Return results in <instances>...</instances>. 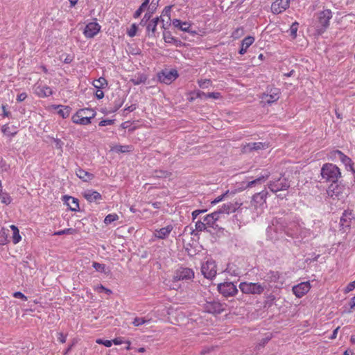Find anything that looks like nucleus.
Returning <instances> with one entry per match:
<instances>
[{
    "label": "nucleus",
    "mask_w": 355,
    "mask_h": 355,
    "mask_svg": "<svg viewBox=\"0 0 355 355\" xmlns=\"http://www.w3.org/2000/svg\"><path fill=\"white\" fill-rule=\"evenodd\" d=\"M36 94L40 98L48 97L52 95V89L47 85H39L35 89Z\"/></svg>",
    "instance_id": "nucleus-24"
},
{
    "label": "nucleus",
    "mask_w": 355,
    "mask_h": 355,
    "mask_svg": "<svg viewBox=\"0 0 355 355\" xmlns=\"http://www.w3.org/2000/svg\"><path fill=\"white\" fill-rule=\"evenodd\" d=\"M157 30V26L155 22H150L146 26V31L148 32L149 37H154L155 35V32Z\"/></svg>",
    "instance_id": "nucleus-38"
},
{
    "label": "nucleus",
    "mask_w": 355,
    "mask_h": 355,
    "mask_svg": "<svg viewBox=\"0 0 355 355\" xmlns=\"http://www.w3.org/2000/svg\"><path fill=\"white\" fill-rule=\"evenodd\" d=\"M235 207L233 204L227 203L224 204L223 206L217 210V211H220V214H230V212L234 211Z\"/></svg>",
    "instance_id": "nucleus-34"
},
{
    "label": "nucleus",
    "mask_w": 355,
    "mask_h": 355,
    "mask_svg": "<svg viewBox=\"0 0 355 355\" xmlns=\"http://www.w3.org/2000/svg\"><path fill=\"white\" fill-rule=\"evenodd\" d=\"M85 111H77L71 117L72 121L76 124L80 125H89L92 123V119L94 118V114L92 113V116L87 117L83 116Z\"/></svg>",
    "instance_id": "nucleus-13"
},
{
    "label": "nucleus",
    "mask_w": 355,
    "mask_h": 355,
    "mask_svg": "<svg viewBox=\"0 0 355 355\" xmlns=\"http://www.w3.org/2000/svg\"><path fill=\"white\" fill-rule=\"evenodd\" d=\"M76 174L84 182L92 180L94 178V175L92 173H90L81 168H78L76 170Z\"/></svg>",
    "instance_id": "nucleus-30"
},
{
    "label": "nucleus",
    "mask_w": 355,
    "mask_h": 355,
    "mask_svg": "<svg viewBox=\"0 0 355 355\" xmlns=\"http://www.w3.org/2000/svg\"><path fill=\"white\" fill-rule=\"evenodd\" d=\"M194 278V272L192 269L186 267H180L175 273V281L191 280Z\"/></svg>",
    "instance_id": "nucleus-11"
},
{
    "label": "nucleus",
    "mask_w": 355,
    "mask_h": 355,
    "mask_svg": "<svg viewBox=\"0 0 355 355\" xmlns=\"http://www.w3.org/2000/svg\"><path fill=\"white\" fill-rule=\"evenodd\" d=\"M190 28H191L190 24H189L187 21H184V22H183L182 26H181L180 30L184 32L189 33V32H191Z\"/></svg>",
    "instance_id": "nucleus-55"
},
{
    "label": "nucleus",
    "mask_w": 355,
    "mask_h": 355,
    "mask_svg": "<svg viewBox=\"0 0 355 355\" xmlns=\"http://www.w3.org/2000/svg\"><path fill=\"white\" fill-rule=\"evenodd\" d=\"M263 279L268 284H272L275 288H279L285 282V276L278 270H270L265 273Z\"/></svg>",
    "instance_id": "nucleus-4"
},
{
    "label": "nucleus",
    "mask_w": 355,
    "mask_h": 355,
    "mask_svg": "<svg viewBox=\"0 0 355 355\" xmlns=\"http://www.w3.org/2000/svg\"><path fill=\"white\" fill-rule=\"evenodd\" d=\"M63 200L70 210L76 211L79 209V203L77 198L72 196H64Z\"/></svg>",
    "instance_id": "nucleus-23"
},
{
    "label": "nucleus",
    "mask_w": 355,
    "mask_h": 355,
    "mask_svg": "<svg viewBox=\"0 0 355 355\" xmlns=\"http://www.w3.org/2000/svg\"><path fill=\"white\" fill-rule=\"evenodd\" d=\"M206 210H200V209H196L195 211H193L192 212V218H193V220H194L198 215H200L201 213H204L205 212Z\"/></svg>",
    "instance_id": "nucleus-62"
},
{
    "label": "nucleus",
    "mask_w": 355,
    "mask_h": 355,
    "mask_svg": "<svg viewBox=\"0 0 355 355\" xmlns=\"http://www.w3.org/2000/svg\"><path fill=\"white\" fill-rule=\"evenodd\" d=\"M270 177L269 173H265L263 175H261L257 178L251 180L243 182V189H247L249 188H252L258 185H261L262 183L266 182V180Z\"/></svg>",
    "instance_id": "nucleus-16"
},
{
    "label": "nucleus",
    "mask_w": 355,
    "mask_h": 355,
    "mask_svg": "<svg viewBox=\"0 0 355 355\" xmlns=\"http://www.w3.org/2000/svg\"><path fill=\"white\" fill-rule=\"evenodd\" d=\"M60 59L65 64H70L73 60L74 56L71 54L63 53L60 55Z\"/></svg>",
    "instance_id": "nucleus-39"
},
{
    "label": "nucleus",
    "mask_w": 355,
    "mask_h": 355,
    "mask_svg": "<svg viewBox=\"0 0 355 355\" xmlns=\"http://www.w3.org/2000/svg\"><path fill=\"white\" fill-rule=\"evenodd\" d=\"M276 300V297L272 294H269L266 297V300L264 302L265 306L270 307L273 305L275 303V301Z\"/></svg>",
    "instance_id": "nucleus-40"
},
{
    "label": "nucleus",
    "mask_w": 355,
    "mask_h": 355,
    "mask_svg": "<svg viewBox=\"0 0 355 355\" xmlns=\"http://www.w3.org/2000/svg\"><path fill=\"white\" fill-rule=\"evenodd\" d=\"M198 83L200 88L206 89V88H208L209 85H211V82L209 79H205V80H199L198 81Z\"/></svg>",
    "instance_id": "nucleus-46"
},
{
    "label": "nucleus",
    "mask_w": 355,
    "mask_h": 355,
    "mask_svg": "<svg viewBox=\"0 0 355 355\" xmlns=\"http://www.w3.org/2000/svg\"><path fill=\"white\" fill-rule=\"evenodd\" d=\"M132 146L126 145V146H122V145H116L113 148V150L116 153H128L132 150Z\"/></svg>",
    "instance_id": "nucleus-36"
},
{
    "label": "nucleus",
    "mask_w": 355,
    "mask_h": 355,
    "mask_svg": "<svg viewBox=\"0 0 355 355\" xmlns=\"http://www.w3.org/2000/svg\"><path fill=\"white\" fill-rule=\"evenodd\" d=\"M254 37L252 36H248L245 37L241 42V46L239 50V53L241 55H244L248 49L254 43Z\"/></svg>",
    "instance_id": "nucleus-26"
},
{
    "label": "nucleus",
    "mask_w": 355,
    "mask_h": 355,
    "mask_svg": "<svg viewBox=\"0 0 355 355\" xmlns=\"http://www.w3.org/2000/svg\"><path fill=\"white\" fill-rule=\"evenodd\" d=\"M146 80L147 76L144 73H138L130 80L134 85H139L141 83H145Z\"/></svg>",
    "instance_id": "nucleus-33"
},
{
    "label": "nucleus",
    "mask_w": 355,
    "mask_h": 355,
    "mask_svg": "<svg viewBox=\"0 0 355 355\" xmlns=\"http://www.w3.org/2000/svg\"><path fill=\"white\" fill-rule=\"evenodd\" d=\"M146 9V8L144 7L142 5L139 6V8L135 12L133 15V17L137 19L140 17L141 13Z\"/></svg>",
    "instance_id": "nucleus-54"
},
{
    "label": "nucleus",
    "mask_w": 355,
    "mask_h": 355,
    "mask_svg": "<svg viewBox=\"0 0 355 355\" xmlns=\"http://www.w3.org/2000/svg\"><path fill=\"white\" fill-rule=\"evenodd\" d=\"M202 275L207 279H211L216 275V265L214 261L207 260L201 268Z\"/></svg>",
    "instance_id": "nucleus-10"
},
{
    "label": "nucleus",
    "mask_w": 355,
    "mask_h": 355,
    "mask_svg": "<svg viewBox=\"0 0 355 355\" xmlns=\"http://www.w3.org/2000/svg\"><path fill=\"white\" fill-rule=\"evenodd\" d=\"M203 309L205 312L211 314H219L224 311V305L218 301H207L203 304Z\"/></svg>",
    "instance_id": "nucleus-9"
},
{
    "label": "nucleus",
    "mask_w": 355,
    "mask_h": 355,
    "mask_svg": "<svg viewBox=\"0 0 355 355\" xmlns=\"http://www.w3.org/2000/svg\"><path fill=\"white\" fill-rule=\"evenodd\" d=\"M150 322V320H146L144 318H135L132 322V324L136 326H140L141 324L148 323Z\"/></svg>",
    "instance_id": "nucleus-45"
},
{
    "label": "nucleus",
    "mask_w": 355,
    "mask_h": 355,
    "mask_svg": "<svg viewBox=\"0 0 355 355\" xmlns=\"http://www.w3.org/2000/svg\"><path fill=\"white\" fill-rule=\"evenodd\" d=\"M13 297L15 298H19L23 300L24 301H26L28 300L27 297L24 295L21 292L17 291L13 293Z\"/></svg>",
    "instance_id": "nucleus-56"
},
{
    "label": "nucleus",
    "mask_w": 355,
    "mask_h": 355,
    "mask_svg": "<svg viewBox=\"0 0 355 355\" xmlns=\"http://www.w3.org/2000/svg\"><path fill=\"white\" fill-rule=\"evenodd\" d=\"M329 157L331 160H336L338 159L345 166L347 171H352L355 174V170L353 167V162L351 158L345 155L342 151L339 150H334L330 152Z\"/></svg>",
    "instance_id": "nucleus-6"
},
{
    "label": "nucleus",
    "mask_w": 355,
    "mask_h": 355,
    "mask_svg": "<svg viewBox=\"0 0 355 355\" xmlns=\"http://www.w3.org/2000/svg\"><path fill=\"white\" fill-rule=\"evenodd\" d=\"M220 215V211H214L210 214L207 215L204 218V221L209 227H214L216 222L218 220Z\"/></svg>",
    "instance_id": "nucleus-28"
},
{
    "label": "nucleus",
    "mask_w": 355,
    "mask_h": 355,
    "mask_svg": "<svg viewBox=\"0 0 355 355\" xmlns=\"http://www.w3.org/2000/svg\"><path fill=\"white\" fill-rule=\"evenodd\" d=\"M96 342V343L103 345L104 346H105L107 347H110L112 345V340H103V339L99 338V339H97Z\"/></svg>",
    "instance_id": "nucleus-50"
},
{
    "label": "nucleus",
    "mask_w": 355,
    "mask_h": 355,
    "mask_svg": "<svg viewBox=\"0 0 355 355\" xmlns=\"http://www.w3.org/2000/svg\"><path fill=\"white\" fill-rule=\"evenodd\" d=\"M163 37L164 40V42L168 44H173L175 46H181L182 44V42L179 39L173 37L171 32L166 31L163 33Z\"/></svg>",
    "instance_id": "nucleus-27"
},
{
    "label": "nucleus",
    "mask_w": 355,
    "mask_h": 355,
    "mask_svg": "<svg viewBox=\"0 0 355 355\" xmlns=\"http://www.w3.org/2000/svg\"><path fill=\"white\" fill-rule=\"evenodd\" d=\"M75 232V230L73 228H67L58 232H55L53 235L61 236L63 234H72Z\"/></svg>",
    "instance_id": "nucleus-43"
},
{
    "label": "nucleus",
    "mask_w": 355,
    "mask_h": 355,
    "mask_svg": "<svg viewBox=\"0 0 355 355\" xmlns=\"http://www.w3.org/2000/svg\"><path fill=\"white\" fill-rule=\"evenodd\" d=\"M239 288L245 294L260 295L264 291L266 286L259 283L241 282Z\"/></svg>",
    "instance_id": "nucleus-5"
},
{
    "label": "nucleus",
    "mask_w": 355,
    "mask_h": 355,
    "mask_svg": "<svg viewBox=\"0 0 355 355\" xmlns=\"http://www.w3.org/2000/svg\"><path fill=\"white\" fill-rule=\"evenodd\" d=\"M119 219V216L117 214H116V213L110 214L105 216V218L103 220V223L106 225H110L112 223L118 220Z\"/></svg>",
    "instance_id": "nucleus-35"
},
{
    "label": "nucleus",
    "mask_w": 355,
    "mask_h": 355,
    "mask_svg": "<svg viewBox=\"0 0 355 355\" xmlns=\"http://www.w3.org/2000/svg\"><path fill=\"white\" fill-rule=\"evenodd\" d=\"M93 85L96 89H103L107 87V81L105 78L101 77L98 80H96Z\"/></svg>",
    "instance_id": "nucleus-37"
},
{
    "label": "nucleus",
    "mask_w": 355,
    "mask_h": 355,
    "mask_svg": "<svg viewBox=\"0 0 355 355\" xmlns=\"http://www.w3.org/2000/svg\"><path fill=\"white\" fill-rule=\"evenodd\" d=\"M343 191L344 187L340 185L337 182L331 183L327 190V193L329 197L331 198L334 200H340L343 198Z\"/></svg>",
    "instance_id": "nucleus-12"
},
{
    "label": "nucleus",
    "mask_w": 355,
    "mask_h": 355,
    "mask_svg": "<svg viewBox=\"0 0 355 355\" xmlns=\"http://www.w3.org/2000/svg\"><path fill=\"white\" fill-rule=\"evenodd\" d=\"M268 188L273 193L279 191H286L291 187L290 180L284 174L274 175L268 182Z\"/></svg>",
    "instance_id": "nucleus-1"
},
{
    "label": "nucleus",
    "mask_w": 355,
    "mask_h": 355,
    "mask_svg": "<svg viewBox=\"0 0 355 355\" xmlns=\"http://www.w3.org/2000/svg\"><path fill=\"white\" fill-rule=\"evenodd\" d=\"M158 77L162 83L168 85L171 83L178 77V73L175 69H173L171 71H162L159 74Z\"/></svg>",
    "instance_id": "nucleus-14"
},
{
    "label": "nucleus",
    "mask_w": 355,
    "mask_h": 355,
    "mask_svg": "<svg viewBox=\"0 0 355 355\" xmlns=\"http://www.w3.org/2000/svg\"><path fill=\"white\" fill-rule=\"evenodd\" d=\"M222 97L221 94L220 92H209L205 93L200 90H198L196 92V98H214V99H219Z\"/></svg>",
    "instance_id": "nucleus-29"
},
{
    "label": "nucleus",
    "mask_w": 355,
    "mask_h": 355,
    "mask_svg": "<svg viewBox=\"0 0 355 355\" xmlns=\"http://www.w3.org/2000/svg\"><path fill=\"white\" fill-rule=\"evenodd\" d=\"M288 0H276L271 5V10L274 14L283 12L289 7Z\"/></svg>",
    "instance_id": "nucleus-19"
},
{
    "label": "nucleus",
    "mask_w": 355,
    "mask_h": 355,
    "mask_svg": "<svg viewBox=\"0 0 355 355\" xmlns=\"http://www.w3.org/2000/svg\"><path fill=\"white\" fill-rule=\"evenodd\" d=\"M78 111H85L83 116H86L87 117H90V116H92V113L94 114V116L96 114V112L94 110L89 108L80 109Z\"/></svg>",
    "instance_id": "nucleus-51"
},
{
    "label": "nucleus",
    "mask_w": 355,
    "mask_h": 355,
    "mask_svg": "<svg viewBox=\"0 0 355 355\" xmlns=\"http://www.w3.org/2000/svg\"><path fill=\"white\" fill-rule=\"evenodd\" d=\"M171 175V173L167 171H156L155 176L159 178H167Z\"/></svg>",
    "instance_id": "nucleus-47"
},
{
    "label": "nucleus",
    "mask_w": 355,
    "mask_h": 355,
    "mask_svg": "<svg viewBox=\"0 0 355 355\" xmlns=\"http://www.w3.org/2000/svg\"><path fill=\"white\" fill-rule=\"evenodd\" d=\"M172 24H173V25L175 27L178 28L179 29H180V27H181V26H182L183 22L181 21L180 19H174L172 21Z\"/></svg>",
    "instance_id": "nucleus-61"
},
{
    "label": "nucleus",
    "mask_w": 355,
    "mask_h": 355,
    "mask_svg": "<svg viewBox=\"0 0 355 355\" xmlns=\"http://www.w3.org/2000/svg\"><path fill=\"white\" fill-rule=\"evenodd\" d=\"M333 17L331 10L325 9L317 13V21L315 23V29L319 35L324 33L329 26L330 19Z\"/></svg>",
    "instance_id": "nucleus-2"
},
{
    "label": "nucleus",
    "mask_w": 355,
    "mask_h": 355,
    "mask_svg": "<svg viewBox=\"0 0 355 355\" xmlns=\"http://www.w3.org/2000/svg\"><path fill=\"white\" fill-rule=\"evenodd\" d=\"M27 97V94L25 92H22L17 95V101L18 102L24 101Z\"/></svg>",
    "instance_id": "nucleus-60"
},
{
    "label": "nucleus",
    "mask_w": 355,
    "mask_h": 355,
    "mask_svg": "<svg viewBox=\"0 0 355 355\" xmlns=\"http://www.w3.org/2000/svg\"><path fill=\"white\" fill-rule=\"evenodd\" d=\"M114 123V121L112 119H104L99 123L100 126L110 125Z\"/></svg>",
    "instance_id": "nucleus-57"
},
{
    "label": "nucleus",
    "mask_w": 355,
    "mask_h": 355,
    "mask_svg": "<svg viewBox=\"0 0 355 355\" xmlns=\"http://www.w3.org/2000/svg\"><path fill=\"white\" fill-rule=\"evenodd\" d=\"M101 26L96 22H89L86 25L83 34L87 38H93L98 33Z\"/></svg>",
    "instance_id": "nucleus-17"
},
{
    "label": "nucleus",
    "mask_w": 355,
    "mask_h": 355,
    "mask_svg": "<svg viewBox=\"0 0 355 355\" xmlns=\"http://www.w3.org/2000/svg\"><path fill=\"white\" fill-rule=\"evenodd\" d=\"M268 148V144L266 142H250L248 143L245 146V150H259L266 149Z\"/></svg>",
    "instance_id": "nucleus-25"
},
{
    "label": "nucleus",
    "mask_w": 355,
    "mask_h": 355,
    "mask_svg": "<svg viewBox=\"0 0 355 355\" xmlns=\"http://www.w3.org/2000/svg\"><path fill=\"white\" fill-rule=\"evenodd\" d=\"M21 239V237L19 234V230H17L16 232H13L12 242L14 244H17V243H19Z\"/></svg>",
    "instance_id": "nucleus-52"
},
{
    "label": "nucleus",
    "mask_w": 355,
    "mask_h": 355,
    "mask_svg": "<svg viewBox=\"0 0 355 355\" xmlns=\"http://www.w3.org/2000/svg\"><path fill=\"white\" fill-rule=\"evenodd\" d=\"M0 201L5 205H9L12 202V198L10 194L3 190L1 181L0 180Z\"/></svg>",
    "instance_id": "nucleus-31"
},
{
    "label": "nucleus",
    "mask_w": 355,
    "mask_h": 355,
    "mask_svg": "<svg viewBox=\"0 0 355 355\" xmlns=\"http://www.w3.org/2000/svg\"><path fill=\"white\" fill-rule=\"evenodd\" d=\"M299 24L297 21H295L292 24L290 28V35L293 38H295L297 37V32L298 29Z\"/></svg>",
    "instance_id": "nucleus-41"
},
{
    "label": "nucleus",
    "mask_w": 355,
    "mask_h": 355,
    "mask_svg": "<svg viewBox=\"0 0 355 355\" xmlns=\"http://www.w3.org/2000/svg\"><path fill=\"white\" fill-rule=\"evenodd\" d=\"M243 33V28H237L236 29L233 33H232V36L235 38H237L239 37L240 34H241Z\"/></svg>",
    "instance_id": "nucleus-63"
},
{
    "label": "nucleus",
    "mask_w": 355,
    "mask_h": 355,
    "mask_svg": "<svg viewBox=\"0 0 355 355\" xmlns=\"http://www.w3.org/2000/svg\"><path fill=\"white\" fill-rule=\"evenodd\" d=\"M267 94H264L263 98L268 104H271L278 101L280 96V89L276 87L268 89Z\"/></svg>",
    "instance_id": "nucleus-15"
},
{
    "label": "nucleus",
    "mask_w": 355,
    "mask_h": 355,
    "mask_svg": "<svg viewBox=\"0 0 355 355\" xmlns=\"http://www.w3.org/2000/svg\"><path fill=\"white\" fill-rule=\"evenodd\" d=\"M229 191L227 190L225 193H224L223 194L219 196L218 197H217L216 199H214L212 202H211V204L212 205H216L217 203H218L219 202L222 201L225 197L226 196H227V194L229 193Z\"/></svg>",
    "instance_id": "nucleus-53"
},
{
    "label": "nucleus",
    "mask_w": 355,
    "mask_h": 355,
    "mask_svg": "<svg viewBox=\"0 0 355 355\" xmlns=\"http://www.w3.org/2000/svg\"><path fill=\"white\" fill-rule=\"evenodd\" d=\"M311 288L310 283L309 282H302L293 287V294L297 297H302L306 294Z\"/></svg>",
    "instance_id": "nucleus-18"
},
{
    "label": "nucleus",
    "mask_w": 355,
    "mask_h": 355,
    "mask_svg": "<svg viewBox=\"0 0 355 355\" xmlns=\"http://www.w3.org/2000/svg\"><path fill=\"white\" fill-rule=\"evenodd\" d=\"M355 288V281L350 282L345 288V292L348 293Z\"/></svg>",
    "instance_id": "nucleus-59"
},
{
    "label": "nucleus",
    "mask_w": 355,
    "mask_h": 355,
    "mask_svg": "<svg viewBox=\"0 0 355 355\" xmlns=\"http://www.w3.org/2000/svg\"><path fill=\"white\" fill-rule=\"evenodd\" d=\"M207 225V224H206V222L198 220L196 223V229L200 232L205 231Z\"/></svg>",
    "instance_id": "nucleus-48"
},
{
    "label": "nucleus",
    "mask_w": 355,
    "mask_h": 355,
    "mask_svg": "<svg viewBox=\"0 0 355 355\" xmlns=\"http://www.w3.org/2000/svg\"><path fill=\"white\" fill-rule=\"evenodd\" d=\"M137 25L136 24H132L130 28L127 31V35L130 37H135L137 34Z\"/></svg>",
    "instance_id": "nucleus-42"
},
{
    "label": "nucleus",
    "mask_w": 355,
    "mask_h": 355,
    "mask_svg": "<svg viewBox=\"0 0 355 355\" xmlns=\"http://www.w3.org/2000/svg\"><path fill=\"white\" fill-rule=\"evenodd\" d=\"M56 109H58V114L63 119L67 118L70 114L71 108L68 106L59 105L56 106Z\"/></svg>",
    "instance_id": "nucleus-32"
},
{
    "label": "nucleus",
    "mask_w": 355,
    "mask_h": 355,
    "mask_svg": "<svg viewBox=\"0 0 355 355\" xmlns=\"http://www.w3.org/2000/svg\"><path fill=\"white\" fill-rule=\"evenodd\" d=\"M83 196L89 202H99L103 198L99 192L92 189L86 190L83 193Z\"/></svg>",
    "instance_id": "nucleus-20"
},
{
    "label": "nucleus",
    "mask_w": 355,
    "mask_h": 355,
    "mask_svg": "<svg viewBox=\"0 0 355 355\" xmlns=\"http://www.w3.org/2000/svg\"><path fill=\"white\" fill-rule=\"evenodd\" d=\"M173 227L171 225H168L159 230H155L154 235L156 238L159 239H166L168 238Z\"/></svg>",
    "instance_id": "nucleus-22"
},
{
    "label": "nucleus",
    "mask_w": 355,
    "mask_h": 355,
    "mask_svg": "<svg viewBox=\"0 0 355 355\" xmlns=\"http://www.w3.org/2000/svg\"><path fill=\"white\" fill-rule=\"evenodd\" d=\"M354 218V217L353 216L351 211H344L340 220V226L343 229L345 227H349L351 225L352 220Z\"/></svg>",
    "instance_id": "nucleus-21"
},
{
    "label": "nucleus",
    "mask_w": 355,
    "mask_h": 355,
    "mask_svg": "<svg viewBox=\"0 0 355 355\" xmlns=\"http://www.w3.org/2000/svg\"><path fill=\"white\" fill-rule=\"evenodd\" d=\"M321 175L323 179L327 181L337 182L341 176L340 168L331 163L324 164L321 168Z\"/></svg>",
    "instance_id": "nucleus-3"
},
{
    "label": "nucleus",
    "mask_w": 355,
    "mask_h": 355,
    "mask_svg": "<svg viewBox=\"0 0 355 355\" xmlns=\"http://www.w3.org/2000/svg\"><path fill=\"white\" fill-rule=\"evenodd\" d=\"M7 243V237L4 232H0V244L5 245Z\"/></svg>",
    "instance_id": "nucleus-58"
},
{
    "label": "nucleus",
    "mask_w": 355,
    "mask_h": 355,
    "mask_svg": "<svg viewBox=\"0 0 355 355\" xmlns=\"http://www.w3.org/2000/svg\"><path fill=\"white\" fill-rule=\"evenodd\" d=\"M10 129V128L8 126V125L6 124L2 127L1 130L4 134L11 137H14L17 134V132L15 131L14 132H12Z\"/></svg>",
    "instance_id": "nucleus-49"
},
{
    "label": "nucleus",
    "mask_w": 355,
    "mask_h": 355,
    "mask_svg": "<svg viewBox=\"0 0 355 355\" xmlns=\"http://www.w3.org/2000/svg\"><path fill=\"white\" fill-rule=\"evenodd\" d=\"M219 293L225 297H232L238 293L236 286L232 282H225L218 285Z\"/></svg>",
    "instance_id": "nucleus-8"
},
{
    "label": "nucleus",
    "mask_w": 355,
    "mask_h": 355,
    "mask_svg": "<svg viewBox=\"0 0 355 355\" xmlns=\"http://www.w3.org/2000/svg\"><path fill=\"white\" fill-rule=\"evenodd\" d=\"M268 192L266 190H262L252 196L251 206L254 209L262 208L266 203Z\"/></svg>",
    "instance_id": "nucleus-7"
},
{
    "label": "nucleus",
    "mask_w": 355,
    "mask_h": 355,
    "mask_svg": "<svg viewBox=\"0 0 355 355\" xmlns=\"http://www.w3.org/2000/svg\"><path fill=\"white\" fill-rule=\"evenodd\" d=\"M96 96L98 99H101L104 97V93L102 91V89H97Z\"/></svg>",
    "instance_id": "nucleus-64"
},
{
    "label": "nucleus",
    "mask_w": 355,
    "mask_h": 355,
    "mask_svg": "<svg viewBox=\"0 0 355 355\" xmlns=\"http://www.w3.org/2000/svg\"><path fill=\"white\" fill-rule=\"evenodd\" d=\"M93 268L98 272H105V265L98 262H93Z\"/></svg>",
    "instance_id": "nucleus-44"
}]
</instances>
